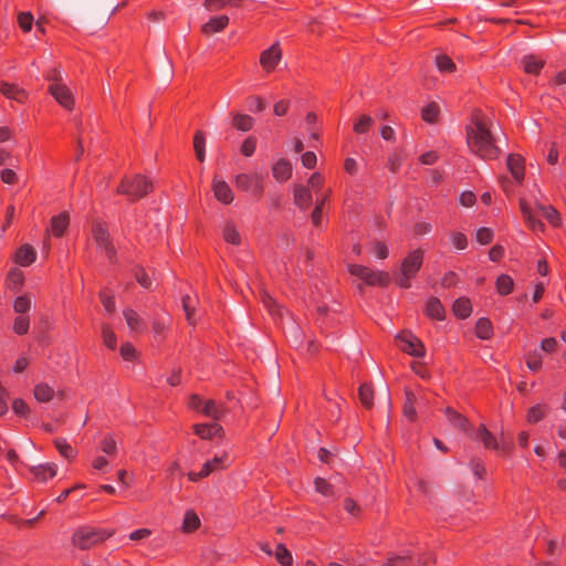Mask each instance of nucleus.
<instances>
[{
  "label": "nucleus",
  "instance_id": "1",
  "mask_svg": "<svg viewBox=\"0 0 566 566\" xmlns=\"http://www.w3.org/2000/svg\"><path fill=\"white\" fill-rule=\"evenodd\" d=\"M474 127H467V143L472 153L485 160L497 159L501 149L495 145L491 130L480 116V112L475 111L472 115Z\"/></svg>",
  "mask_w": 566,
  "mask_h": 566
},
{
  "label": "nucleus",
  "instance_id": "2",
  "mask_svg": "<svg viewBox=\"0 0 566 566\" xmlns=\"http://www.w3.org/2000/svg\"><path fill=\"white\" fill-rule=\"evenodd\" d=\"M115 534V530L81 526L76 528L72 536V544L82 551L90 549L95 545L104 543Z\"/></svg>",
  "mask_w": 566,
  "mask_h": 566
},
{
  "label": "nucleus",
  "instance_id": "3",
  "mask_svg": "<svg viewBox=\"0 0 566 566\" xmlns=\"http://www.w3.org/2000/svg\"><path fill=\"white\" fill-rule=\"evenodd\" d=\"M153 182L143 175L133 178L124 177L116 188L118 195L127 197L128 201L135 202L153 191Z\"/></svg>",
  "mask_w": 566,
  "mask_h": 566
},
{
  "label": "nucleus",
  "instance_id": "4",
  "mask_svg": "<svg viewBox=\"0 0 566 566\" xmlns=\"http://www.w3.org/2000/svg\"><path fill=\"white\" fill-rule=\"evenodd\" d=\"M348 272L359 277L368 286L387 287L391 282V275L387 271L371 270L361 264H348Z\"/></svg>",
  "mask_w": 566,
  "mask_h": 566
},
{
  "label": "nucleus",
  "instance_id": "5",
  "mask_svg": "<svg viewBox=\"0 0 566 566\" xmlns=\"http://www.w3.org/2000/svg\"><path fill=\"white\" fill-rule=\"evenodd\" d=\"M235 187L244 192H250V195L255 200H261L264 193V178L259 174H238L234 179Z\"/></svg>",
  "mask_w": 566,
  "mask_h": 566
},
{
  "label": "nucleus",
  "instance_id": "6",
  "mask_svg": "<svg viewBox=\"0 0 566 566\" xmlns=\"http://www.w3.org/2000/svg\"><path fill=\"white\" fill-rule=\"evenodd\" d=\"M396 342L401 352L412 357L420 358L426 355L423 343L410 331H401L398 333L396 335Z\"/></svg>",
  "mask_w": 566,
  "mask_h": 566
},
{
  "label": "nucleus",
  "instance_id": "7",
  "mask_svg": "<svg viewBox=\"0 0 566 566\" xmlns=\"http://www.w3.org/2000/svg\"><path fill=\"white\" fill-rule=\"evenodd\" d=\"M92 235L99 248H104L106 255L111 262L116 259V249L113 244L107 224L102 221H94L92 226Z\"/></svg>",
  "mask_w": 566,
  "mask_h": 566
},
{
  "label": "nucleus",
  "instance_id": "8",
  "mask_svg": "<svg viewBox=\"0 0 566 566\" xmlns=\"http://www.w3.org/2000/svg\"><path fill=\"white\" fill-rule=\"evenodd\" d=\"M424 252L421 249L409 252L401 260L400 272L416 277L422 266Z\"/></svg>",
  "mask_w": 566,
  "mask_h": 566
},
{
  "label": "nucleus",
  "instance_id": "9",
  "mask_svg": "<svg viewBox=\"0 0 566 566\" xmlns=\"http://www.w3.org/2000/svg\"><path fill=\"white\" fill-rule=\"evenodd\" d=\"M282 59V50L279 42L273 43L270 48L260 54V65L266 73L273 72Z\"/></svg>",
  "mask_w": 566,
  "mask_h": 566
},
{
  "label": "nucleus",
  "instance_id": "10",
  "mask_svg": "<svg viewBox=\"0 0 566 566\" xmlns=\"http://www.w3.org/2000/svg\"><path fill=\"white\" fill-rule=\"evenodd\" d=\"M49 93L54 99L67 111H72L75 105L74 96L71 90L62 83H52L49 86Z\"/></svg>",
  "mask_w": 566,
  "mask_h": 566
},
{
  "label": "nucleus",
  "instance_id": "11",
  "mask_svg": "<svg viewBox=\"0 0 566 566\" xmlns=\"http://www.w3.org/2000/svg\"><path fill=\"white\" fill-rule=\"evenodd\" d=\"M506 166L514 180L522 185L525 177V159L520 154H509Z\"/></svg>",
  "mask_w": 566,
  "mask_h": 566
},
{
  "label": "nucleus",
  "instance_id": "12",
  "mask_svg": "<svg viewBox=\"0 0 566 566\" xmlns=\"http://www.w3.org/2000/svg\"><path fill=\"white\" fill-rule=\"evenodd\" d=\"M212 191L214 198L223 205H230L234 200V195L229 184L218 179L217 176L212 179Z\"/></svg>",
  "mask_w": 566,
  "mask_h": 566
},
{
  "label": "nucleus",
  "instance_id": "13",
  "mask_svg": "<svg viewBox=\"0 0 566 566\" xmlns=\"http://www.w3.org/2000/svg\"><path fill=\"white\" fill-rule=\"evenodd\" d=\"M0 93L4 97L13 99L21 104L25 103L29 96L28 92L24 88L20 87L14 83H9L6 81H0Z\"/></svg>",
  "mask_w": 566,
  "mask_h": 566
},
{
  "label": "nucleus",
  "instance_id": "14",
  "mask_svg": "<svg viewBox=\"0 0 566 566\" xmlns=\"http://www.w3.org/2000/svg\"><path fill=\"white\" fill-rule=\"evenodd\" d=\"M193 432L205 440H211L214 437L221 438L224 434L222 426L216 421L211 423H196L193 424Z\"/></svg>",
  "mask_w": 566,
  "mask_h": 566
},
{
  "label": "nucleus",
  "instance_id": "15",
  "mask_svg": "<svg viewBox=\"0 0 566 566\" xmlns=\"http://www.w3.org/2000/svg\"><path fill=\"white\" fill-rule=\"evenodd\" d=\"M36 259V252L35 249L29 244L24 243L20 245L14 254H13V262L19 264L20 266H29L31 265Z\"/></svg>",
  "mask_w": 566,
  "mask_h": 566
},
{
  "label": "nucleus",
  "instance_id": "16",
  "mask_svg": "<svg viewBox=\"0 0 566 566\" xmlns=\"http://www.w3.org/2000/svg\"><path fill=\"white\" fill-rule=\"evenodd\" d=\"M423 314L433 321H444L446 319V308L441 303L440 298L436 296H430L423 310Z\"/></svg>",
  "mask_w": 566,
  "mask_h": 566
},
{
  "label": "nucleus",
  "instance_id": "17",
  "mask_svg": "<svg viewBox=\"0 0 566 566\" xmlns=\"http://www.w3.org/2000/svg\"><path fill=\"white\" fill-rule=\"evenodd\" d=\"M70 226V214L66 211H62L56 216L51 218L50 222V231L53 237L62 238L64 237L67 228Z\"/></svg>",
  "mask_w": 566,
  "mask_h": 566
},
{
  "label": "nucleus",
  "instance_id": "18",
  "mask_svg": "<svg viewBox=\"0 0 566 566\" xmlns=\"http://www.w3.org/2000/svg\"><path fill=\"white\" fill-rule=\"evenodd\" d=\"M313 202V197L308 187L303 185L294 186V205L301 210H307Z\"/></svg>",
  "mask_w": 566,
  "mask_h": 566
},
{
  "label": "nucleus",
  "instance_id": "19",
  "mask_svg": "<svg viewBox=\"0 0 566 566\" xmlns=\"http://www.w3.org/2000/svg\"><path fill=\"white\" fill-rule=\"evenodd\" d=\"M229 24V17L226 14H221L218 17H212L208 22L202 24L201 32L205 35H210L217 32L224 30Z\"/></svg>",
  "mask_w": 566,
  "mask_h": 566
},
{
  "label": "nucleus",
  "instance_id": "20",
  "mask_svg": "<svg viewBox=\"0 0 566 566\" xmlns=\"http://www.w3.org/2000/svg\"><path fill=\"white\" fill-rule=\"evenodd\" d=\"M272 175H273V177H274V179L276 181L285 182L292 176V165H291V163L287 159H285V158L279 159L272 166Z\"/></svg>",
  "mask_w": 566,
  "mask_h": 566
},
{
  "label": "nucleus",
  "instance_id": "21",
  "mask_svg": "<svg viewBox=\"0 0 566 566\" xmlns=\"http://www.w3.org/2000/svg\"><path fill=\"white\" fill-rule=\"evenodd\" d=\"M231 126L239 132H249L254 126V118L248 114L231 112Z\"/></svg>",
  "mask_w": 566,
  "mask_h": 566
},
{
  "label": "nucleus",
  "instance_id": "22",
  "mask_svg": "<svg viewBox=\"0 0 566 566\" xmlns=\"http://www.w3.org/2000/svg\"><path fill=\"white\" fill-rule=\"evenodd\" d=\"M30 472L36 481L46 482L56 475V465L54 463L33 465L30 468Z\"/></svg>",
  "mask_w": 566,
  "mask_h": 566
},
{
  "label": "nucleus",
  "instance_id": "23",
  "mask_svg": "<svg viewBox=\"0 0 566 566\" xmlns=\"http://www.w3.org/2000/svg\"><path fill=\"white\" fill-rule=\"evenodd\" d=\"M158 75L161 81V83L167 84L169 83L175 75V69L172 61L167 55V53L164 51L159 61L158 66Z\"/></svg>",
  "mask_w": 566,
  "mask_h": 566
},
{
  "label": "nucleus",
  "instance_id": "24",
  "mask_svg": "<svg viewBox=\"0 0 566 566\" xmlns=\"http://www.w3.org/2000/svg\"><path fill=\"white\" fill-rule=\"evenodd\" d=\"M24 284V273L19 268H12L7 274L6 286L8 290L18 293Z\"/></svg>",
  "mask_w": 566,
  "mask_h": 566
},
{
  "label": "nucleus",
  "instance_id": "25",
  "mask_svg": "<svg viewBox=\"0 0 566 566\" xmlns=\"http://www.w3.org/2000/svg\"><path fill=\"white\" fill-rule=\"evenodd\" d=\"M403 394H405V402H403V407H402L403 416L409 421L415 422L417 420V410L415 408L417 397H416L415 392L409 387H405Z\"/></svg>",
  "mask_w": 566,
  "mask_h": 566
},
{
  "label": "nucleus",
  "instance_id": "26",
  "mask_svg": "<svg viewBox=\"0 0 566 566\" xmlns=\"http://www.w3.org/2000/svg\"><path fill=\"white\" fill-rule=\"evenodd\" d=\"M472 303L469 297H458L452 304V314L459 319L468 318L472 313Z\"/></svg>",
  "mask_w": 566,
  "mask_h": 566
},
{
  "label": "nucleus",
  "instance_id": "27",
  "mask_svg": "<svg viewBox=\"0 0 566 566\" xmlns=\"http://www.w3.org/2000/svg\"><path fill=\"white\" fill-rule=\"evenodd\" d=\"M476 439H479L483 447L488 450H499V442L495 436L486 428L484 423H480L476 431Z\"/></svg>",
  "mask_w": 566,
  "mask_h": 566
},
{
  "label": "nucleus",
  "instance_id": "28",
  "mask_svg": "<svg viewBox=\"0 0 566 566\" xmlns=\"http://www.w3.org/2000/svg\"><path fill=\"white\" fill-rule=\"evenodd\" d=\"M475 336L482 340H489L494 335L493 324L488 317H480L474 327Z\"/></svg>",
  "mask_w": 566,
  "mask_h": 566
},
{
  "label": "nucleus",
  "instance_id": "29",
  "mask_svg": "<svg viewBox=\"0 0 566 566\" xmlns=\"http://www.w3.org/2000/svg\"><path fill=\"white\" fill-rule=\"evenodd\" d=\"M206 417L212 418L216 422L224 416L227 408L223 405H218L213 399H209L205 402L200 410Z\"/></svg>",
  "mask_w": 566,
  "mask_h": 566
},
{
  "label": "nucleus",
  "instance_id": "30",
  "mask_svg": "<svg viewBox=\"0 0 566 566\" xmlns=\"http://www.w3.org/2000/svg\"><path fill=\"white\" fill-rule=\"evenodd\" d=\"M522 63L524 72L531 75H538L545 66V61L534 54L525 55Z\"/></svg>",
  "mask_w": 566,
  "mask_h": 566
},
{
  "label": "nucleus",
  "instance_id": "31",
  "mask_svg": "<svg viewBox=\"0 0 566 566\" xmlns=\"http://www.w3.org/2000/svg\"><path fill=\"white\" fill-rule=\"evenodd\" d=\"M193 150L197 160L203 163L206 160V134L201 129L193 135Z\"/></svg>",
  "mask_w": 566,
  "mask_h": 566
},
{
  "label": "nucleus",
  "instance_id": "32",
  "mask_svg": "<svg viewBox=\"0 0 566 566\" xmlns=\"http://www.w3.org/2000/svg\"><path fill=\"white\" fill-rule=\"evenodd\" d=\"M201 525L200 518L193 510H188L185 513L181 530L184 533H192Z\"/></svg>",
  "mask_w": 566,
  "mask_h": 566
},
{
  "label": "nucleus",
  "instance_id": "33",
  "mask_svg": "<svg viewBox=\"0 0 566 566\" xmlns=\"http://www.w3.org/2000/svg\"><path fill=\"white\" fill-rule=\"evenodd\" d=\"M496 292L502 296H507L513 292L514 281L509 274H500L495 281Z\"/></svg>",
  "mask_w": 566,
  "mask_h": 566
},
{
  "label": "nucleus",
  "instance_id": "34",
  "mask_svg": "<svg viewBox=\"0 0 566 566\" xmlns=\"http://www.w3.org/2000/svg\"><path fill=\"white\" fill-rule=\"evenodd\" d=\"M549 407L546 403H536L532 406L526 412V421L528 423L539 422L548 411Z\"/></svg>",
  "mask_w": 566,
  "mask_h": 566
},
{
  "label": "nucleus",
  "instance_id": "35",
  "mask_svg": "<svg viewBox=\"0 0 566 566\" xmlns=\"http://www.w3.org/2000/svg\"><path fill=\"white\" fill-rule=\"evenodd\" d=\"M444 412L451 423H453L455 427L460 428L465 432L468 431L470 422L467 417L462 416L460 412H458L451 407H447L444 409Z\"/></svg>",
  "mask_w": 566,
  "mask_h": 566
},
{
  "label": "nucleus",
  "instance_id": "36",
  "mask_svg": "<svg viewBox=\"0 0 566 566\" xmlns=\"http://www.w3.org/2000/svg\"><path fill=\"white\" fill-rule=\"evenodd\" d=\"M358 397L361 405L366 409H371L374 406V389L371 384H363L358 388Z\"/></svg>",
  "mask_w": 566,
  "mask_h": 566
},
{
  "label": "nucleus",
  "instance_id": "37",
  "mask_svg": "<svg viewBox=\"0 0 566 566\" xmlns=\"http://www.w3.org/2000/svg\"><path fill=\"white\" fill-rule=\"evenodd\" d=\"M541 211L552 227L558 228L562 226L560 213L554 206H541Z\"/></svg>",
  "mask_w": 566,
  "mask_h": 566
},
{
  "label": "nucleus",
  "instance_id": "38",
  "mask_svg": "<svg viewBox=\"0 0 566 566\" xmlns=\"http://www.w3.org/2000/svg\"><path fill=\"white\" fill-rule=\"evenodd\" d=\"M33 392L39 402H49L54 396L53 388L45 382L35 385Z\"/></svg>",
  "mask_w": 566,
  "mask_h": 566
},
{
  "label": "nucleus",
  "instance_id": "39",
  "mask_svg": "<svg viewBox=\"0 0 566 566\" xmlns=\"http://www.w3.org/2000/svg\"><path fill=\"white\" fill-rule=\"evenodd\" d=\"M53 442L63 458L69 461H73L76 458V450L65 439L57 438Z\"/></svg>",
  "mask_w": 566,
  "mask_h": 566
},
{
  "label": "nucleus",
  "instance_id": "40",
  "mask_svg": "<svg viewBox=\"0 0 566 566\" xmlns=\"http://www.w3.org/2000/svg\"><path fill=\"white\" fill-rule=\"evenodd\" d=\"M223 239L226 242L233 245L241 244V234L233 222L229 221L226 223L223 228Z\"/></svg>",
  "mask_w": 566,
  "mask_h": 566
},
{
  "label": "nucleus",
  "instance_id": "41",
  "mask_svg": "<svg viewBox=\"0 0 566 566\" xmlns=\"http://www.w3.org/2000/svg\"><path fill=\"white\" fill-rule=\"evenodd\" d=\"M440 114V107L436 102L427 104L421 109V118L423 122L434 124L438 120Z\"/></svg>",
  "mask_w": 566,
  "mask_h": 566
},
{
  "label": "nucleus",
  "instance_id": "42",
  "mask_svg": "<svg viewBox=\"0 0 566 566\" xmlns=\"http://www.w3.org/2000/svg\"><path fill=\"white\" fill-rule=\"evenodd\" d=\"M275 558L281 566H292L293 556L283 543H279L275 549Z\"/></svg>",
  "mask_w": 566,
  "mask_h": 566
},
{
  "label": "nucleus",
  "instance_id": "43",
  "mask_svg": "<svg viewBox=\"0 0 566 566\" xmlns=\"http://www.w3.org/2000/svg\"><path fill=\"white\" fill-rule=\"evenodd\" d=\"M436 65L440 72L453 73L457 70L455 63L447 54H439L436 56Z\"/></svg>",
  "mask_w": 566,
  "mask_h": 566
},
{
  "label": "nucleus",
  "instance_id": "44",
  "mask_svg": "<svg viewBox=\"0 0 566 566\" xmlns=\"http://www.w3.org/2000/svg\"><path fill=\"white\" fill-rule=\"evenodd\" d=\"M133 273H134L135 280L138 282V284L142 287L147 289V290H149L151 287V280L148 276V274L143 265H135L133 268Z\"/></svg>",
  "mask_w": 566,
  "mask_h": 566
},
{
  "label": "nucleus",
  "instance_id": "45",
  "mask_svg": "<svg viewBox=\"0 0 566 566\" xmlns=\"http://www.w3.org/2000/svg\"><path fill=\"white\" fill-rule=\"evenodd\" d=\"M123 315L126 319L128 327L132 331H138L140 323H142V319H140L138 313L133 308H125L123 311Z\"/></svg>",
  "mask_w": 566,
  "mask_h": 566
},
{
  "label": "nucleus",
  "instance_id": "46",
  "mask_svg": "<svg viewBox=\"0 0 566 566\" xmlns=\"http://www.w3.org/2000/svg\"><path fill=\"white\" fill-rule=\"evenodd\" d=\"M314 485L316 492L321 493L322 495L327 497L334 495V486L324 478H315Z\"/></svg>",
  "mask_w": 566,
  "mask_h": 566
},
{
  "label": "nucleus",
  "instance_id": "47",
  "mask_svg": "<svg viewBox=\"0 0 566 566\" xmlns=\"http://www.w3.org/2000/svg\"><path fill=\"white\" fill-rule=\"evenodd\" d=\"M374 125V119L369 115H361L354 124L353 129L356 134L367 133Z\"/></svg>",
  "mask_w": 566,
  "mask_h": 566
},
{
  "label": "nucleus",
  "instance_id": "48",
  "mask_svg": "<svg viewBox=\"0 0 566 566\" xmlns=\"http://www.w3.org/2000/svg\"><path fill=\"white\" fill-rule=\"evenodd\" d=\"M30 319L25 315H19L13 321V332L17 335H25L29 332Z\"/></svg>",
  "mask_w": 566,
  "mask_h": 566
},
{
  "label": "nucleus",
  "instance_id": "49",
  "mask_svg": "<svg viewBox=\"0 0 566 566\" xmlns=\"http://www.w3.org/2000/svg\"><path fill=\"white\" fill-rule=\"evenodd\" d=\"M181 302H182V308L185 311L187 322L190 325H195L196 319L193 316H195L196 307L192 304V298L189 295H184Z\"/></svg>",
  "mask_w": 566,
  "mask_h": 566
},
{
  "label": "nucleus",
  "instance_id": "50",
  "mask_svg": "<svg viewBox=\"0 0 566 566\" xmlns=\"http://www.w3.org/2000/svg\"><path fill=\"white\" fill-rule=\"evenodd\" d=\"M31 308V300L28 295H20L14 298L13 310L15 313L23 315Z\"/></svg>",
  "mask_w": 566,
  "mask_h": 566
},
{
  "label": "nucleus",
  "instance_id": "51",
  "mask_svg": "<svg viewBox=\"0 0 566 566\" xmlns=\"http://www.w3.org/2000/svg\"><path fill=\"white\" fill-rule=\"evenodd\" d=\"M102 334L105 346L111 350H114L117 345V338L112 327L107 324H104L102 327Z\"/></svg>",
  "mask_w": 566,
  "mask_h": 566
},
{
  "label": "nucleus",
  "instance_id": "52",
  "mask_svg": "<svg viewBox=\"0 0 566 566\" xmlns=\"http://www.w3.org/2000/svg\"><path fill=\"white\" fill-rule=\"evenodd\" d=\"M256 144H258V139L255 136H252V135L248 136L241 145V148H240L241 154L244 157H251L255 153Z\"/></svg>",
  "mask_w": 566,
  "mask_h": 566
},
{
  "label": "nucleus",
  "instance_id": "53",
  "mask_svg": "<svg viewBox=\"0 0 566 566\" xmlns=\"http://www.w3.org/2000/svg\"><path fill=\"white\" fill-rule=\"evenodd\" d=\"M473 474L479 480H484L486 476V468L484 465V462L480 458H472L469 463Z\"/></svg>",
  "mask_w": 566,
  "mask_h": 566
},
{
  "label": "nucleus",
  "instance_id": "54",
  "mask_svg": "<svg viewBox=\"0 0 566 566\" xmlns=\"http://www.w3.org/2000/svg\"><path fill=\"white\" fill-rule=\"evenodd\" d=\"M12 410L17 416L22 418H28L30 415V408L22 398H15L12 401Z\"/></svg>",
  "mask_w": 566,
  "mask_h": 566
},
{
  "label": "nucleus",
  "instance_id": "55",
  "mask_svg": "<svg viewBox=\"0 0 566 566\" xmlns=\"http://www.w3.org/2000/svg\"><path fill=\"white\" fill-rule=\"evenodd\" d=\"M119 353L122 358L126 361H134L137 358V350L129 342L122 344Z\"/></svg>",
  "mask_w": 566,
  "mask_h": 566
},
{
  "label": "nucleus",
  "instance_id": "56",
  "mask_svg": "<svg viewBox=\"0 0 566 566\" xmlns=\"http://www.w3.org/2000/svg\"><path fill=\"white\" fill-rule=\"evenodd\" d=\"M99 300L103 304L105 311L107 313H113L115 311V300L114 295L111 294L107 290H103L99 292Z\"/></svg>",
  "mask_w": 566,
  "mask_h": 566
},
{
  "label": "nucleus",
  "instance_id": "57",
  "mask_svg": "<svg viewBox=\"0 0 566 566\" xmlns=\"http://www.w3.org/2000/svg\"><path fill=\"white\" fill-rule=\"evenodd\" d=\"M494 237V232L491 228L482 227L479 228L476 231V241L482 244L486 245L492 242Z\"/></svg>",
  "mask_w": 566,
  "mask_h": 566
},
{
  "label": "nucleus",
  "instance_id": "58",
  "mask_svg": "<svg viewBox=\"0 0 566 566\" xmlns=\"http://www.w3.org/2000/svg\"><path fill=\"white\" fill-rule=\"evenodd\" d=\"M101 450L108 455H114L117 450V444L113 436L108 434L101 441Z\"/></svg>",
  "mask_w": 566,
  "mask_h": 566
},
{
  "label": "nucleus",
  "instance_id": "59",
  "mask_svg": "<svg viewBox=\"0 0 566 566\" xmlns=\"http://www.w3.org/2000/svg\"><path fill=\"white\" fill-rule=\"evenodd\" d=\"M18 24L23 32H30L33 25V15L31 12H20Z\"/></svg>",
  "mask_w": 566,
  "mask_h": 566
},
{
  "label": "nucleus",
  "instance_id": "60",
  "mask_svg": "<svg viewBox=\"0 0 566 566\" xmlns=\"http://www.w3.org/2000/svg\"><path fill=\"white\" fill-rule=\"evenodd\" d=\"M250 111L261 113L265 109L266 105L261 96L251 95L247 98Z\"/></svg>",
  "mask_w": 566,
  "mask_h": 566
},
{
  "label": "nucleus",
  "instance_id": "61",
  "mask_svg": "<svg viewBox=\"0 0 566 566\" xmlns=\"http://www.w3.org/2000/svg\"><path fill=\"white\" fill-rule=\"evenodd\" d=\"M523 218L533 231L543 232L545 230L544 222L541 219H538L534 212H530L528 217Z\"/></svg>",
  "mask_w": 566,
  "mask_h": 566
},
{
  "label": "nucleus",
  "instance_id": "62",
  "mask_svg": "<svg viewBox=\"0 0 566 566\" xmlns=\"http://www.w3.org/2000/svg\"><path fill=\"white\" fill-rule=\"evenodd\" d=\"M450 239L458 250H464L468 247V238L463 232H452Z\"/></svg>",
  "mask_w": 566,
  "mask_h": 566
},
{
  "label": "nucleus",
  "instance_id": "63",
  "mask_svg": "<svg viewBox=\"0 0 566 566\" xmlns=\"http://www.w3.org/2000/svg\"><path fill=\"white\" fill-rule=\"evenodd\" d=\"M526 366L532 371H538L542 368V356L537 352L530 354L526 358Z\"/></svg>",
  "mask_w": 566,
  "mask_h": 566
},
{
  "label": "nucleus",
  "instance_id": "64",
  "mask_svg": "<svg viewBox=\"0 0 566 566\" xmlns=\"http://www.w3.org/2000/svg\"><path fill=\"white\" fill-rule=\"evenodd\" d=\"M262 301L272 315H281V307L272 296H270L268 293H264Z\"/></svg>",
  "mask_w": 566,
  "mask_h": 566
}]
</instances>
